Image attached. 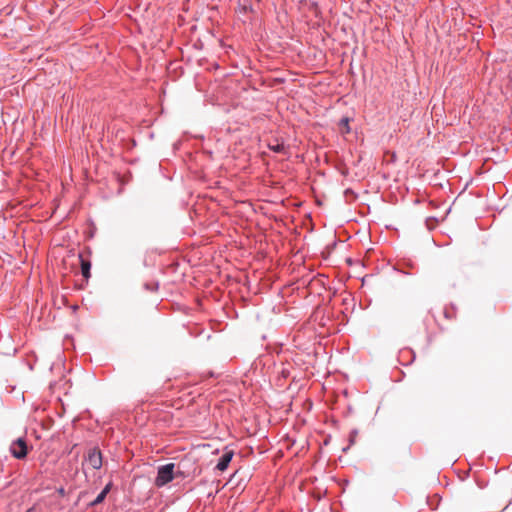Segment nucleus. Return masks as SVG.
<instances>
[{
    "instance_id": "1",
    "label": "nucleus",
    "mask_w": 512,
    "mask_h": 512,
    "mask_svg": "<svg viewBox=\"0 0 512 512\" xmlns=\"http://www.w3.org/2000/svg\"><path fill=\"white\" fill-rule=\"evenodd\" d=\"M174 463H168L159 467L157 477L155 479V485L162 487L174 479Z\"/></svg>"
},
{
    "instance_id": "2",
    "label": "nucleus",
    "mask_w": 512,
    "mask_h": 512,
    "mask_svg": "<svg viewBox=\"0 0 512 512\" xmlns=\"http://www.w3.org/2000/svg\"><path fill=\"white\" fill-rule=\"evenodd\" d=\"M10 452L17 459H23L28 453L27 443L23 438H18L10 446Z\"/></svg>"
},
{
    "instance_id": "3",
    "label": "nucleus",
    "mask_w": 512,
    "mask_h": 512,
    "mask_svg": "<svg viewBox=\"0 0 512 512\" xmlns=\"http://www.w3.org/2000/svg\"><path fill=\"white\" fill-rule=\"evenodd\" d=\"M87 463L93 469H100L102 466V454H101L100 450H98L96 448L89 450L88 457H87Z\"/></svg>"
},
{
    "instance_id": "4",
    "label": "nucleus",
    "mask_w": 512,
    "mask_h": 512,
    "mask_svg": "<svg viewBox=\"0 0 512 512\" xmlns=\"http://www.w3.org/2000/svg\"><path fill=\"white\" fill-rule=\"evenodd\" d=\"M232 457H233L232 451H228V452L224 453L221 456L219 462L217 463L216 468L220 471H224L228 467Z\"/></svg>"
},
{
    "instance_id": "5",
    "label": "nucleus",
    "mask_w": 512,
    "mask_h": 512,
    "mask_svg": "<svg viewBox=\"0 0 512 512\" xmlns=\"http://www.w3.org/2000/svg\"><path fill=\"white\" fill-rule=\"evenodd\" d=\"M80 263H81V272L84 278L88 279L90 277V268L91 263L88 260L83 259L81 255H79Z\"/></svg>"
},
{
    "instance_id": "6",
    "label": "nucleus",
    "mask_w": 512,
    "mask_h": 512,
    "mask_svg": "<svg viewBox=\"0 0 512 512\" xmlns=\"http://www.w3.org/2000/svg\"><path fill=\"white\" fill-rule=\"evenodd\" d=\"M110 487L111 485L110 484H107L105 486V488L100 492V494L95 498V500H93L90 505L91 506H96L100 503H102L106 497V495L108 494V492L110 491Z\"/></svg>"
},
{
    "instance_id": "7",
    "label": "nucleus",
    "mask_w": 512,
    "mask_h": 512,
    "mask_svg": "<svg viewBox=\"0 0 512 512\" xmlns=\"http://www.w3.org/2000/svg\"><path fill=\"white\" fill-rule=\"evenodd\" d=\"M340 126L345 128V133H348L350 131L349 119L347 117L342 118L340 120Z\"/></svg>"
},
{
    "instance_id": "8",
    "label": "nucleus",
    "mask_w": 512,
    "mask_h": 512,
    "mask_svg": "<svg viewBox=\"0 0 512 512\" xmlns=\"http://www.w3.org/2000/svg\"><path fill=\"white\" fill-rule=\"evenodd\" d=\"M269 147L271 150H273L275 152H282L284 150L283 144L270 145Z\"/></svg>"
}]
</instances>
